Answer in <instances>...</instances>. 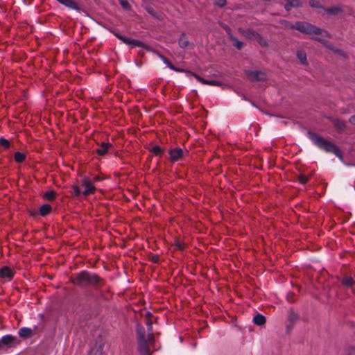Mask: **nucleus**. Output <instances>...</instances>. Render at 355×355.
<instances>
[{"label":"nucleus","instance_id":"nucleus-5","mask_svg":"<svg viewBox=\"0 0 355 355\" xmlns=\"http://www.w3.org/2000/svg\"><path fill=\"white\" fill-rule=\"evenodd\" d=\"M114 34L119 40L127 45H132L134 46L141 47L145 49L150 50L148 46L140 40L125 37L119 33H114Z\"/></svg>","mask_w":355,"mask_h":355},{"label":"nucleus","instance_id":"nucleus-20","mask_svg":"<svg viewBox=\"0 0 355 355\" xmlns=\"http://www.w3.org/2000/svg\"><path fill=\"white\" fill-rule=\"evenodd\" d=\"M324 10L326 12L330 15H336L343 12L342 9L340 7L334 6L329 8H324Z\"/></svg>","mask_w":355,"mask_h":355},{"label":"nucleus","instance_id":"nucleus-34","mask_svg":"<svg viewBox=\"0 0 355 355\" xmlns=\"http://www.w3.org/2000/svg\"><path fill=\"white\" fill-rule=\"evenodd\" d=\"M0 146L4 148H8L10 146V142L4 138H0Z\"/></svg>","mask_w":355,"mask_h":355},{"label":"nucleus","instance_id":"nucleus-17","mask_svg":"<svg viewBox=\"0 0 355 355\" xmlns=\"http://www.w3.org/2000/svg\"><path fill=\"white\" fill-rule=\"evenodd\" d=\"M111 146H112V145L110 144L103 142V143H101L99 148H98L96 150V152L99 155H104L108 151V149Z\"/></svg>","mask_w":355,"mask_h":355},{"label":"nucleus","instance_id":"nucleus-29","mask_svg":"<svg viewBox=\"0 0 355 355\" xmlns=\"http://www.w3.org/2000/svg\"><path fill=\"white\" fill-rule=\"evenodd\" d=\"M146 11L153 17L159 19V15L151 6L147 7Z\"/></svg>","mask_w":355,"mask_h":355},{"label":"nucleus","instance_id":"nucleus-4","mask_svg":"<svg viewBox=\"0 0 355 355\" xmlns=\"http://www.w3.org/2000/svg\"><path fill=\"white\" fill-rule=\"evenodd\" d=\"M293 28L301 33L309 35H321L322 30L309 23L297 21Z\"/></svg>","mask_w":355,"mask_h":355},{"label":"nucleus","instance_id":"nucleus-9","mask_svg":"<svg viewBox=\"0 0 355 355\" xmlns=\"http://www.w3.org/2000/svg\"><path fill=\"white\" fill-rule=\"evenodd\" d=\"M14 276V271L8 266L0 268V277L6 281H10Z\"/></svg>","mask_w":355,"mask_h":355},{"label":"nucleus","instance_id":"nucleus-13","mask_svg":"<svg viewBox=\"0 0 355 355\" xmlns=\"http://www.w3.org/2000/svg\"><path fill=\"white\" fill-rule=\"evenodd\" d=\"M286 2L284 8L289 11L292 8H297L302 6L301 0H284Z\"/></svg>","mask_w":355,"mask_h":355},{"label":"nucleus","instance_id":"nucleus-24","mask_svg":"<svg viewBox=\"0 0 355 355\" xmlns=\"http://www.w3.org/2000/svg\"><path fill=\"white\" fill-rule=\"evenodd\" d=\"M221 27L226 31L230 40H235V37L232 34L230 28L225 24H221Z\"/></svg>","mask_w":355,"mask_h":355},{"label":"nucleus","instance_id":"nucleus-18","mask_svg":"<svg viewBox=\"0 0 355 355\" xmlns=\"http://www.w3.org/2000/svg\"><path fill=\"white\" fill-rule=\"evenodd\" d=\"M33 334V330L31 328L23 327L19 330V335L23 338H28Z\"/></svg>","mask_w":355,"mask_h":355},{"label":"nucleus","instance_id":"nucleus-39","mask_svg":"<svg viewBox=\"0 0 355 355\" xmlns=\"http://www.w3.org/2000/svg\"><path fill=\"white\" fill-rule=\"evenodd\" d=\"M152 314L150 312L146 313V324H153V321L151 320Z\"/></svg>","mask_w":355,"mask_h":355},{"label":"nucleus","instance_id":"nucleus-26","mask_svg":"<svg viewBox=\"0 0 355 355\" xmlns=\"http://www.w3.org/2000/svg\"><path fill=\"white\" fill-rule=\"evenodd\" d=\"M335 127L340 130H343L345 128V123L343 121L336 119L334 121Z\"/></svg>","mask_w":355,"mask_h":355},{"label":"nucleus","instance_id":"nucleus-44","mask_svg":"<svg viewBox=\"0 0 355 355\" xmlns=\"http://www.w3.org/2000/svg\"><path fill=\"white\" fill-rule=\"evenodd\" d=\"M94 180H95V181H98V180H99V178H97V177H96V178H94Z\"/></svg>","mask_w":355,"mask_h":355},{"label":"nucleus","instance_id":"nucleus-28","mask_svg":"<svg viewBox=\"0 0 355 355\" xmlns=\"http://www.w3.org/2000/svg\"><path fill=\"white\" fill-rule=\"evenodd\" d=\"M288 319L291 322H294L298 319V315L295 312L291 311L288 313Z\"/></svg>","mask_w":355,"mask_h":355},{"label":"nucleus","instance_id":"nucleus-41","mask_svg":"<svg viewBox=\"0 0 355 355\" xmlns=\"http://www.w3.org/2000/svg\"><path fill=\"white\" fill-rule=\"evenodd\" d=\"M171 69L175 71H178V72H180V71H182V69H178L177 67H175L174 65H173L172 64L169 65V67Z\"/></svg>","mask_w":355,"mask_h":355},{"label":"nucleus","instance_id":"nucleus-33","mask_svg":"<svg viewBox=\"0 0 355 355\" xmlns=\"http://www.w3.org/2000/svg\"><path fill=\"white\" fill-rule=\"evenodd\" d=\"M309 6L312 8H324L321 5L320 3L317 0H310L309 1Z\"/></svg>","mask_w":355,"mask_h":355},{"label":"nucleus","instance_id":"nucleus-27","mask_svg":"<svg viewBox=\"0 0 355 355\" xmlns=\"http://www.w3.org/2000/svg\"><path fill=\"white\" fill-rule=\"evenodd\" d=\"M163 151V149L159 146H155L151 148V152L157 156L161 155Z\"/></svg>","mask_w":355,"mask_h":355},{"label":"nucleus","instance_id":"nucleus-2","mask_svg":"<svg viewBox=\"0 0 355 355\" xmlns=\"http://www.w3.org/2000/svg\"><path fill=\"white\" fill-rule=\"evenodd\" d=\"M71 282L73 284L79 286H98L101 283L102 279L96 274L83 270L75 274L71 277Z\"/></svg>","mask_w":355,"mask_h":355},{"label":"nucleus","instance_id":"nucleus-3","mask_svg":"<svg viewBox=\"0 0 355 355\" xmlns=\"http://www.w3.org/2000/svg\"><path fill=\"white\" fill-rule=\"evenodd\" d=\"M308 135L309 138L319 148L326 151L327 153H334L336 156L342 159L341 152L335 144L315 133L309 132Z\"/></svg>","mask_w":355,"mask_h":355},{"label":"nucleus","instance_id":"nucleus-38","mask_svg":"<svg viewBox=\"0 0 355 355\" xmlns=\"http://www.w3.org/2000/svg\"><path fill=\"white\" fill-rule=\"evenodd\" d=\"M214 4L220 8L224 7L226 5V0H215Z\"/></svg>","mask_w":355,"mask_h":355},{"label":"nucleus","instance_id":"nucleus-25","mask_svg":"<svg viewBox=\"0 0 355 355\" xmlns=\"http://www.w3.org/2000/svg\"><path fill=\"white\" fill-rule=\"evenodd\" d=\"M55 195L56 193L55 191H48L44 194L43 197L48 200H54Z\"/></svg>","mask_w":355,"mask_h":355},{"label":"nucleus","instance_id":"nucleus-14","mask_svg":"<svg viewBox=\"0 0 355 355\" xmlns=\"http://www.w3.org/2000/svg\"><path fill=\"white\" fill-rule=\"evenodd\" d=\"M342 284L347 288H351L354 290L355 288V282L351 277H345L341 280Z\"/></svg>","mask_w":355,"mask_h":355},{"label":"nucleus","instance_id":"nucleus-16","mask_svg":"<svg viewBox=\"0 0 355 355\" xmlns=\"http://www.w3.org/2000/svg\"><path fill=\"white\" fill-rule=\"evenodd\" d=\"M196 79L202 83V84H205V85H211V86H220L221 85V83L218 80H206V79H204L202 78H201L200 76H197L196 75L195 76Z\"/></svg>","mask_w":355,"mask_h":355},{"label":"nucleus","instance_id":"nucleus-22","mask_svg":"<svg viewBox=\"0 0 355 355\" xmlns=\"http://www.w3.org/2000/svg\"><path fill=\"white\" fill-rule=\"evenodd\" d=\"M26 158V155L24 153H21L20 152H16L14 155V159L16 162L21 163Z\"/></svg>","mask_w":355,"mask_h":355},{"label":"nucleus","instance_id":"nucleus-31","mask_svg":"<svg viewBox=\"0 0 355 355\" xmlns=\"http://www.w3.org/2000/svg\"><path fill=\"white\" fill-rule=\"evenodd\" d=\"M71 189L72 193L75 196H79L82 193L80 188L76 185H73Z\"/></svg>","mask_w":355,"mask_h":355},{"label":"nucleus","instance_id":"nucleus-21","mask_svg":"<svg viewBox=\"0 0 355 355\" xmlns=\"http://www.w3.org/2000/svg\"><path fill=\"white\" fill-rule=\"evenodd\" d=\"M51 211V205L48 204H44L42 205L40 208V214L42 216H46Z\"/></svg>","mask_w":355,"mask_h":355},{"label":"nucleus","instance_id":"nucleus-37","mask_svg":"<svg viewBox=\"0 0 355 355\" xmlns=\"http://www.w3.org/2000/svg\"><path fill=\"white\" fill-rule=\"evenodd\" d=\"M119 3L124 9L128 10L130 8V6L127 0H119Z\"/></svg>","mask_w":355,"mask_h":355},{"label":"nucleus","instance_id":"nucleus-30","mask_svg":"<svg viewBox=\"0 0 355 355\" xmlns=\"http://www.w3.org/2000/svg\"><path fill=\"white\" fill-rule=\"evenodd\" d=\"M230 40L234 42V46L239 50L241 49L244 46V44L242 42L239 41L236 37L235 40Z\"/></svg>","mask_w":355,"mask_h":355},{"label":"nucleus","instance_id":"nucleus-7","mask_svg":"<svg viewBox=\"0 0 355 355\" xmlns=\"http://www.w3.org/2000/svg\"><path fill=\"white\" fill-rule=\"evenodd\" d=\"M82 185L85 188V190L82 192V194L85 196L94 193L96 191V188L92 181L87 178L82 180Z\"/></svg>","mask_w":355,"mask_h":355},{"label":"nucleus","instance_id":"nucleus-1","mask_svg":"<svg viewBox=\"0 0 355 355\" xmlns=\"http://www.w3.org/2000/svg\"><path fill=\"white\" fill-rule=\"evenodd\" d=\"M137 340L138 349L141 355H151L150 348L155 343L153 334H149L140 324L137 325Z\"/></svg>","mask_w":355,"mask_h":355},{"label":"nucleus","instance_id":"nucleus-12","mask_svg":"<svg viewBox=\"0 0 355 355\" xmlns=\"http://www.w3.org/2000/svg\"><path fill=\"white\" fill-rule=\"evenodd\" d=\"M15 340V338L14 336L11 335H6L1 338L0 341L3 345V347L6 349L8 347H10L12 343H14Z\"/></svg>","mask_w":355,"mask_h":355},{"label":"nucleus","instance_id":"nucleus-19","mask_svg":"<svg viewBox=\"0 0 355 355\" xmlns=\"http://www.w3.org/2000/svg\"><path fill=\"white\" fill-rule=\"evenodd\" d=\"M253 322L259 326L263 325L266 323V318L261 314H257L253 318Z\"/></svg>","mask_w":355,"mask_h":355},{"label":"nucleus","instance_id":"nucleus-15","mask_svg":"<svg viewBox=\"0 0 355 355\" xmlns=\"http://www.w3.org/2000/svg\"><path fill=\"white\" fill-rule=\"evenodd\" d=\"M61 4L68 7L69 8L79 10L78 4L73 0H57Z\"/></svg>","mask_w":355,"mask_h":355},{"label":"nucleus","instance_id":"nucleus-8","mask_svg":"<svg viewBox=\"0 0 355 355\" xmlns=\"http://www.w3.org/2000/svg\"><path fill=\"white\" fill-rule=\"evenodd\" d=\"M170 159L172 162H178L184 156V152L180 148L171 149L168 152Z\"/></svg>","mask_w":355,"mask_h":355},{"label":"nucleus","instance_id":"nucleus-11","mask_svg":"<svg viewBox=\"0 0 355 355\" xmlns=\"http://www.w3.org/2000/svg\"><path fill=\"white\" fill-rule=\"evenodd\" d=\"M238 30L241 35L248 39L254 40L256 37H259V33L251 28L244 29L239 28Z\"/></svg>","mask_w":355,"mask_h":355},{"label":"nucleus","instance_id":"nucleus-10","mask_svg":"<svg viewBox=\"0 0 355 355\" xmlns=\"http://www.w3.org/2000/svg\"><path fill=\"white\" fill-rule=\"evenodd\" d=\"M178 44L182 49H193L194 47L193 44L188 40L185 33L181 34L178 40Z\"/></svg>","mask_w":355,"mask_h":355},{"label":"nucleus","instance_id":"nucleus-42","mask_svg":"<svg viewBox=\"0 0 355 355\" xmlns=\"http://www.w3.org/2000/svg\"><path fill=\"white\" fill-rule=\"evenodd\" d=\"M146 327H147V332L149 333V334H153V324H146Z\"/></svg>","mask_w":355,"mask_h":355},{"label":"nucleus","instance_id":"nucleus-40","mask_svg":"<svg viewBox=\"0 0 355 355\" xmlns=\"http://www.w3.org/2000/svg\"><path fill=\"white\" fill-rule=\"evenodd\" d=\"M346 355H355V347H349L346 350Z\"/></svg>","mask_w":355,"mask_h":355},{"label":"nucleus","instance_id":"nucleus-35","mask_svg":"<svg viewBox=\"0 0 355 355\" xmlns=\"http://www.w3.org/2000/svg\"><path fill=\"white\" fill-rule=\"evenodd\" d=\"M309 178L305 175L300 174L298 177V180L302 184H305L308 182Z\"/></svg>","mask_w":355,"mask_h":355},{"label":"nucleus","instance_id":"nucleus-32","mask_svg":"<svg viewBox=\"0 0 355 355\" xmlns=\"http://www.w3.org/2000/svg\"><path fill=\"white\" fill-rule=\"evenodd\" d=\"M254 40H257L263 46H266L268 45L267 42L260 34H259V37H257Z\"/></svg>","mask_w":355,"mask_h":355},{"label":"nucleus","instance_id":"nucleus-36","mask_svg":"<svg viewBox=\"0 0 355 355\" xmlns=\"http://www.w3.org/2000/svg\"><path fill=\"white\" fill-rule=\"evenodd\" d=\"M155 53L158 55V57L163 61V62L166 64L168 67H169V65L171 64V63L162 55H161L159 53L155 51Z\"/></svg>","mask_w":355,"mask_h":355},{"label":"nucleus","instance_id":"nucleus-23","mask_svg":"<svg viewBox=\"0 0 355 355\" xmlns=\"http://www.w3.org/2000/svg\"><path fill=\"white\" fill-rule=\"evenodd\" d=\"M297 57L300 60L301 63L303 64H306V55L305 52L302 51H299L297 53Z\"/></svg>","mask_w":355,"mask_h":355},{"label":"nucleus","instance_id":"nucleus-43","mask_svg":"<svg viewBox=\"0 0 355 355\" xmlns=\"http://www.w3.org/2000/svg\"><path fill=\"white\" fill-rule=\"evenodd\" d=\"M349 122L350 123H352V125H355V114L352 116L349 119Z\"/></svg>","mask_w":355,"mask_h":355},{"label":"nucleus","instance_id":"nucleus-6","mask_svg":"<svg viewBox=\"0 0 355 355\" xmlns=\"http://www.w3.org/2000/svg\"><path fill=\"white\" fill-rule=\"evenodd\" d=\"M245 73L251 80L263 81L266 79L265 73L260 71H246Z\"/></svg>","mask_w":355,"mask_h":355}]
</instances>
